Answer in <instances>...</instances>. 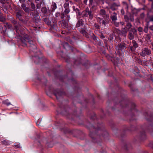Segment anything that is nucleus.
Instances as JSON below:
<instances>
[{
  "label": "nucleus",
  "instance_id": "f257e3e1",
  "mask_svg": "<svg viewBox=\"0 0 153 153\" xmlns=\"http://www.w3.org/2000/svg\"><path fill=\"white\" fill-rule=\"evenodd\" d=\"M88 128L89 131V136L94 143H100L103 139H107L108 136L104 124L102 123H98L97 125L95 124L94 125L90 123Z\"/></svg>",
  "mask_w": 153,
  "mask_h": 153
},
{
  "label": "nucleus",
  "instance_id": "f03ea898",
  "mask_svg": "<svg viewBox=\"0 0 153 153\" xmlns=\"http://www.w3.org/2000/svg\"><path fill=\"white\" fill-rule=\"evenodd\" d=\"M59 106L61 109V114L67 118L73 119L76 117L78 120L80 119V117H82L81 109L76 108L73 111L67 105L61 104Z\"/></svg>",
  "mask_w": 153,
  "mask_h": 153
},
{
  "label": "nucleus",
  "instance_id": "7ed1b4c3",
  "mask_svg": "<svg viewBox=\"0 0 153 153\" xmlns=\"http://www.w3.org/2000/svg\"><path fill=\"white\" fill-rule=\"evenodd\" d=\"M121 99H119L117 97L115 98L114 100V102L115 105L119 104L122 108L127 107L128 102V100L126 96L123 97H121Z\"/></svg>",
  "mask_w": 153,
  "mask_h": 153
},
{
  "label": "nucleus",
  "instance_id": "20e7f679",
  "mask_svg": "<svg viewBox=\"0 0 153 153\" xmlns=\"http://www.w3.org/2000/svg\"><path fill=\"white\" fill-rule=\"evenodd\" d=\"M27 45V46L29 49L30 52H33L34 53H39L41 54V52L37 49L36 44L35 41L30 39L29 41L28 40Z\"/></svg>",
  "mask_w": 153,
  "mask_h": 153
},
{
  "label": "nucleus",
  "instance_id": "39448f33",
  "mask_svg": "<svg viewBox=\"0 0 153 153\" xmlns=\"http://www.w3.org/2000/svg\"><path fill=\"white\" fill-rule=\"evenodd\" d=\"M6 19L4 16L1 13V27L2 31L1 33H2L4 35H5V32L7 29V23L5 22Z\"/></svg>",
  "mask_w": 153,
  "mask_h": 153
},
{
  "label": "nucleus",
  "instance_id": "423d86ee",
  "mask_svg": "<svg viewBox=\"0 0 153 153\" xmlns=\"http://www.w3.org/2000/svg\"><path fill=\"white\" fill-rule=\"evenodd\" d=\"M52 91L53 94L55 96L57 100H59L61 97L66 95L65 92L62 89H54Z\"/></svg>",
  "mask_w": 153,
  "mask_h": 153
},
{
  "label": "nucleus",
  "instance_id": "0eeeda50",
  "mask_svg": "<svg viewBox=\"0 0 153 153\" xmlns=\"http://www.w3.org/2000/svg\"><path fill=\"white\" fill-rule=\"evenodd\" d=\"M54 74L56 78L59 79L61 81L63 82L64 80L67 78V75H62V71H56L54 72Z\"/></svg>",
  "mask_w": 153,
  "mask_h": 153
},
{
  "label": "nucleus",
  "instance_id": "6e6552de",
  "mask_svg": "<svg viewBox=\"0 0 153 153\" xmlns=\"http://www.w3.org/2000/svg\"><path fill=\"white\" fill-rule=\"evenodd\" d=\"M128 36L129 39L130 40H132L134 38V36H137V31L134 27L131 28V29L128 31Z\"/></svg>",
  "mask_w": 153,
  "mask_h": 153
},
{
  "label": "nucleus",
  "instance_id": "1a4fd4ad",
  "mask_svg": "<svg viewBox=\"0 0 153 153\" xmlns=\"http://www.w3.org/2000/svg\"><path fill=\"white\" fill-rule=\"evenodd\" d=\"M134 14V12H133L132 14H131L130 12H127L126 15L124 16V19L125 21L128 22H129V21L130 20L131 22H134V19L133 15Z\"/></svg>",
  "mask_w": 153,
  "mask_h": 153
},
{
  "label": "nucleus",
  "instance_id": "9d476101",
  "mask_svg": "<svg viewBox=\"0 0 153 153\" xmlns=\"http://www.w3.org/2000/svg\"><path fill=\"white\" fill-rule=\"evenodd\" d=\"M36 55L33 57V59L34 61V63L38 64L41 62L42 59V53L41 54L39 53H35Z\"/></svg>",
  "mask_w": 153,
  "mask_h": 153
},
{
  "label": "nucleus",
  "instance_id": "9b49d317",
  "mask_svg": "<svg viewBox=\"0 0 153 153\" xmlns=\"http://www.w3.org/2000/svg\"><path fill=\"white\" fill-rule=\"evenodd\" d=\"M127 45L124 43H121L118 44L116 47L117 49L118 50L117 53H119V54H120V51H122L124 49H126L127 48Z\"/></svg>",
  "mask_w": 153,
  "mask_h": 153
},
{
  "label": "nucleus",
  "instance_id": "f8f14e48",
  "mask_svg": "<svg viewBox=\"0 0 153 153\" xmlns=\"http://www.w3.org/2000/svg\"><path fill=\"white\" fill-rule=\"evenodd\" d=\"M137 137L139 140H143L146 139V134L144 131H140L138 134Z\"/></svg>",
  "mask_w": 153,
  "mask_h": 153
},
{
  "label": "nucleus",
  "instance_id": "ddd939ff",
  "mask_svg": "<svg viewBox=\"0 0 153 153\" xmlns=\"http://www.w3.org/2000/svg\"><path fill=\"white\" fill-rule=\"evenodd\" d=\"M21 41L23 44L22 45L24 46H27V40L28 41L30 40V39L28 38V36L26 35L24 38H22L20 39Z\"/></svg>",
  "mask_w": 153,
  "mask_h": 153
},
{
  "label": "nucleus",
  "instance_id": "4468645a",
  "mask_svg": "<svg viewBox=\"0 0 153 153\" xmlns=\"http://www.w3.org/2000/svg\"><path fill=\"white\" fill-rule=\"evenodd\" d=\"M68 20H66L65 19H63L62 20V22L61 23V27L64 29L67 28L68 31H70V30L68 28V23L67 22Z\"/></svg>",
  "mask_w": 153,
  "mask_h": 153
},
{
  "label": "nucleus",
  "instance_id": "2eb2a0df",
  "mask_svg": "<svg viewBox=\"0 0 153 153\" xmlns=\"http://www.w3.org/2000/svg\"><path fill=\"white\" fill-rule=\"evenodd\" d=\"M144 115L147 121H152L153 120L152 115L151 113L149 114L148 112H146L144 113Z\"/></svg>",
  "mask_w": 153,
  "mask_h": 153
},
{
  "label": "nucleus",
  "instance_id": "dca6fc26",
  "mask_svg": "<svg viewBox=\"0 0 153 153\" xmlns=\"http://www.w3.org/2000/svg\"><path fill=\"white\" fill-rule=\"evenodd\" d=\"M136 129V128L134 126H131L129 128H127L126 129H124L123 130V132L122 133V134H121V136L122 137H124L125 135V131H126L127 130H128L130 131H134Z\"/></svg>",
  "mask_w": 153,
  "mask_h": 153
},
{
  "label": "nucleus",
  "instance_id": "f3484780",
  "mask_svg": "<svg viewBox=\"0 0 153 153\" xmlns=\"http://www.w3.org/2000/svg\"><path fill=\"white\" fill-rule=\"evenodd\" d=\"M61 131H63L64 134H73V130H70L68 128H64L61 129Z\"/></svg>",
  "mask_w": 153,
  "mask_h": 153
},
{
  "label": "nucleus",
  "instance_id": "a211bd4d",
  "mask_svg": "<svg viewBox=\"0 0 153 153\" xmlns=\"http://www.w3.org/2000/svg\"><path fill=\"white\" fill-rule=\"evenodd\" d=\"M21 6L22 8L26 13H29L30 11H31L30 7H26V4L24 3L22 4Z\"/></svg>",
  "mask_w": 153,
  "mask_h": 153
},
{
  "label": "nucleus",
  "instance_id": "6ab92c4d",
  "mask_svg": "<svg viewBox=\"0 0 153 153\" xmlns=\"http://www.w3.org/2000/svg\"><path fill=\"white\" fill-rule=\"evenodd\" d=\"M120 6V4H117L116 3H113L111 4L110 6V8L112 10L114 11L117 10V8H116V7H118Z\"/></svg>",
  "mask_w": 153,
  "mask_h": 153
},
{
  "label": "nucleus",
  "instance_id": "aec40b11",
  "mask_svg": "<svg viewBox=\"0 0 153 153\" xmlns=\"http://www.w3.org/2000/svg\"><path fill=\"white\" fill-rule=\"evenodd\" d=\"M105 56L108 61H111L113 63H114V60L113 57L114 55L113 54H107Z\"/></svg>",
  "mask_w": 153,
  "mask_h": 153
},
{
  "label": "nucleus",
  "instance_id": "412c9836",
  "mask_svg": "<svg viewBox=\"0 0 153 153\" xmlns=\"http://www.w3.org/2000/svg\"><path fill=\"white\" fill-rule=\"evenodd\" d=\"M82 59L80 57H78L77 58L75 59L74 61V64L78 65L82 63Z\"/></svg>",
  "mask_w": 153,
  "mask_h": 153
},
{
  "label": "nucleus",
  "instance_id": "4be33fe9",
  "mask_svg": "<svg viewBox=\"0 0 153 153\" xmlns=\"http://www.w3.org/2000/svg\"><path fill=\"white\" fill-rule=\"evenodd\" d=\"M82 65L86 68L88 69L91 65V64L89 60H86L85 62L82 64Z\"/></svg>",
  "mask_w": 153,
  "mask_h": 153
},
{
  "label": "nucleus",
  "instance_id": "5701e85b",
  "mask_svg": "<svg viewBox=\"0 0 153 153\" xmlns=\"http://www.w3.org/2000/svg\"><path fill=\"white\" fill-rule=\"evenodd\" d=\"M77 133L78 135L79 136H82L84 137L85 136V134L83 133L82 131L78 130H73V134Z\"/></svg>",
  "mask_w": 153,
  "mask_h": 153
},
{
  "label": "nucleus",
  "instance_id": "b1692460",
  "mask_svg": "<svg viewBox=\"0 0 153 153\" xmlns=\"http://www.w3.org/2000/svg\"><path fill=\"white\" fill-rule=\"evenodd\" d=\"M11 22H12V23L13 24L15 28L17 30L18 28V25H19V22H17L14 19H12L11 20Z\"/></svg>",
  "mask_w": 153,
  "mask_h": 153
},
{
  "label": "nucleus",
  "instance_id": "393cba45",
  "mask_svg": "<svg viewBox=\"0 0 153 153\" xmlns=\"http://www.w3.org/2000/svg\"><path fill=\"white\" fill-rule=\"evenodd\" d=\"M127 23L126 24V26L124 27L126 28V29H127V30L129 31V30L131 29L132 28L133 26L129 22H127Z\"/></svg>",
  "mask_w": 153,
  "mask_h": 153
},
{
  "label": "nucleus",
  "instance_id": "a878e982",
  "mask_svg": "<svg viewBox=\"0 0 153 153\" xmlns=\"http://www.w3.org/2000/svg\"><path fill=\"white\" fill-rule=\"evenodd\" d=\"M148 131L151 133L152 135L153 134V123L150 124L147 128Z\"/></svg>",
  "mask_w": 153,
  "mask_h": 153
},
{
  "label": "nucleus",
  "instance_id": "bb28decb",
  "mask_svg": "<svg viewBox=\"0 0 153 153\" xmlns=\"http://www.w3.org/2000/svg\"><path fill=\"white\" fill-rule=\"evenodd\" d=\"M84 24V21L82 19H79L78 20L76 25V27H78L80 26H82Z\"/></svg>",
  "mask_w": 153,
  "mask_h": 153
},
{
  "label": "nucleus",
  "instance_id": "cd10ccee",
  "mask_svg": "<svg viewBox=\"0 0 153 153\" xmlns=\"http://www.w3.org/2000/svg\"><path fill=\"white\" fill-rule=\"evenodd\" d=\"M128 31L127 30V29H126V28H122V29L121 31V33L122 35L124 37H126V33Z\"/></svg>",
  "mask_w": 153,
  "mask_h": 153
},
{
  "label": "nucleus",
  "instance_id": "c85d7f7f",
  "mask_svg": "<svg viewBox=\"0 0 153 153\" xmlns=\"http://www.w3.org/2000/svg\"><path fill=\"white\" fill-rule=\"evenodd\" d=\"M80 33H82V34L83 36H84L86 38H89V36L88 35V33L84 29H82V30L80 31Z\"/></svg>",
  "mask_w": 153,
  "mask_h": 153
},
{
  "label": "nucleus",
  "instance_id": "c756f323",
  "mask_svg": "<svg viewBox=\"0 0 153 153\" xmlns=\"http://www.w3.org/2000/svg\"><path fill=\"white\" fill-rule=\"evenodd\" d=\"M62 45L64 48L66 50L69 49L70 47L68 43L66 42H63Z\"/></svg>",
  "mask_w": 153,
  "mask_h": 153
},
{
  "label": "nucleus",
  "instance_id": "7c9ffc66",
  "mask_svg": "<svg viewBox=\"0 0 153 153\" xmlns=\"http://www.w3.org/2000/svg\"><path fill=\"white\" fill-rule=\"evenodd\" d=\"M117 14L116 13L114 12L113 13V16H111V19L113 22L116 21L117 20Z\"/></svg>",
  "mask_w": 153,
  "mask_h": 153
},
{
  "label": "nucleus",
  "instance_id": "2f4dec72",
  "mask_svg": "<svg viewBox=\"0 0 153 153\" xmlns=\"http://www.w3.org/2000/svg\"><path fill=\"white\" fill-rule=\"evenodd\" d=\"M136 104L133 102L131 103V110H134L135 111H137L136 108Z\"/></svg>",
  "mask_w": 153,
  "mask_h": 153
},
{
  "label": "nucleus",
  "instance_id": "473e14b6",
  "mask_svg": "<svg viewBox=\"0 0 153 153\" xmlns=\"http://www.w3.org/2000/svg\"><path fill=\"white\" fill-rule=\"evenodd\" d=\"M131 147V145L129 143H128L125 145L124 146V149L126 151L128 150Z\"/></svg>",
  "mask_w": 153,
  "mask_h": 153
},
{
  "label": "nucleus",
  "instance_id": "72a5a7b5",
  "mask_svg": "<svg viewBox=\"0 0 153 153\" xmlns=\"http://www.w3.org/2000/svg\"><path fill=\"white\" fill-rule=\"evenodd\" d=\"M63 59L65 62L67 63H69L70 62V58L68 56H66L63 57Z\"/></svg>",
  "mask_w": 153,
  "mask_h": 153
},
{
  "label": "nucleus",
  "instance_id": "f704fd0d",
  "mask_svg": "<svg viewBox=\"0 0 153 153\" xmlns=\"http://www.w3.org/2000/svg\"><path fill=\"white\" fill-rule=\"evenodd\" d=\"M132 83H130L128 85V86L130 88L131 90L133 92H134L137 91V89L134 88L132 86Z\"/></svg>",
  "mask_w": 153,
  "mask_h": 153
},
{
  "label": "nucleus",
  "instance_id": "c9c22d12",
  "mask_svg": "<svg viewBox=\"0 0 153 153\" xmlns=\"http://www.w3.org/2000/svg\"><path fill=\"white\" fill-rule=\"evenodd\" d=\"M34 18L36 23H38L40 22V18L39 16L37 15L35 16L34 17Z\"/></svg>",
  "mask_w": 153,
  "mask_h": 153
},
{
  "label": "nucleus",
  "instance_id": "e433bc0d",
  "mask_svg": "<svg viewBox=\"0 0 153 153\" xmlns=\"http://www.w3.org/2000/svg\"><path fill=\"white\" fill-rule=\"evenodd\" d=\"M143 49L147 55H150L151 53V50L147 48H145Z\"/></svg>",
  "mask_w": 153,
  "mask_h": 153
},
{
  "label": "nucleus",
  "instance_id": "4c0bfd02",
  "mask_svg": "<svg viewBox=\"0 0 153 153\" xmlns=\"http://www.w3.org/2000/svg\"><path fill=\"white\" fill-rule=\"evenodd\" d=\"M1 3L2 4V7H1L2 8V9L4 8L6 10H7V6H6V5H4L5 3L2 0H1ZM2 10L3 11H5L4 9H3Z\"/></svg>",
  "mask_w": 153,
  "mask_h": 153
},
{
  "label": "nucleus",
  "instance_id": "58836bf2",
  "mask_svg": "<svg viewBox=\"0 0 153 153\" xmlns=\"http://www.w3.org/2000/svg\"><path fill=\"white\" fill-rule=\"evenodd\" d=\"M146 22L147 24H146V26L145 27L143 30L146 33H147L149 25V22H147V21H146Z\"/></svg>",
  "mask_w": 153,
  "mask_h": 153
},
{
  "label": "nucleus",
  "instance_id": "ea45409f",
  "mask_svg": "<svg viewBox=\"0 0 153 153\" xmlns=\"http://www.w3.org/2000/svg\"><path fill=\"white\" fill-rule=\"evenodd\" d=\"M43 20L48 25H51V22H50L49 20L47 18H44Z\"/></svg>",
  "mask_w": 153,
  "mask_h": 153
},
{
  "label": "nucleus",
  "instance_id": "a19ab883",
  "mask_svg": "<svg viewBox=\"0 0 153 153\" xmlns=\"http://www.w3.org/2000/svg\"><path fill=\"white\" fill-rule=\"evenodd\" d=\"M132 43L133 44V46L135 48H137L138 46V45L135 40H133L132 41Z\"/></svg>",
  "mask_w": 153,
  "mask_h": 153
},
{
  "label": "nucleus",
  "instance_id": "79ce46f5",
  "mask_svg": "<svg viewBox=\"0 0 153 153\" xmlns=\"http://www.w3.org/2000/svg\"><path fill=\"white\" fill-rule=\"evenodd\" d=\"M30 5L31 7V11H34L35 10V6L34 4L33 3V2H31L30 3Z\"/></svg>",
  "mask_w": 153,
  "mask_h": 153
},
{
  "label": "nucleus",
  "instance_id": "37998d69",
  "mask_svg": "<svg viewBox=\"0 0 153 153\" xmlns=\"http://www.w3.org/2000/svg\"><path fill=\"white\" fill-rule=\"evenodd\" d=\"M53 4L51 5V11L52 12L54 11L55 9L57 8L56 4L54 2H53Z\"/></svg>",
  "mask_w": 153,
  "mask_h": 153
},
{
  "label": "nucleus",
  "instance_id": "c03bdc74",
  "mask_svg": "<svg viewBox=\"0 0 153 153\" xmlns=\"http://www.w3.org/2000/svg\"><path fill=\"white\" fill-rule=\"evenodd\" d=\"M114 33H117L118 35H120L121 33V31L119 29L115 28V29L113 31Z\"/></svg>",
  "mask_w": 153,
  "mask_h": 153
},
{
  "label": "nucleus",
  "instance_id": "a18cd8bd",
  "mask_svg": "<svg viewBox=\"0 0 153 153\" xmlns=\"http://www.w3.org/2000/svg\"><path fill=\"white\" fill-rule=\"evenodd\" d=\"M135 48L133 46H130L128 47V50L129 51H131V52H133L135 51Z\"/></svg>",
  "mask_w": 153,
  "mask_h": 153
},
{
  "label": "nucleus",
  "instance_id": "49530a36",
  "mask_svg": "<svg viewBox=\"0 0 153 153\" xmlns=\"http://www.w3.org/2000/svg\"><path fill=\"white\" fill-rule=\"evenodd\" d=\"M73 9L75 11H76V13H78V15L79 16H80L81 15V13L79 11V10L78 8H75V7L74 6H73Z\"/></svg>",
  "mask_w": 153,
  "mask_h": 153
},
{
  "label": "nucleus",
  "instance_id": "de8ad7c7",
  "mask_svg": "<svg viewBox=\"0 0 153 153\" xmlns=\"http://www.w3.org/2000/svg\"><path fill=\"white\" fill-rule=\"evenodd\" d=\"M41 11L44 14H46L47 12V10L45 7H43L42 8Z\"/></svg>",
  "mask_w": 153,
  "mask_h": 153
},
{
  "label": "nucleus",
  "instance_id": "09e8293b",
  "mask_svg": "<svg viewBox=\"0 0 153 153\" xmlns=\"http://www.w3.org/2000/svg\"><path fill=\"white\" fill-rule=\"evenodd\" d=\"M42 60L41 62H42L43 63H47L48 62V60L45 58L42 57Z\"/></svg>",
  "mask_w": 153,
  "mask_h": 153
},
{
  "label": "nucleus",
  "instance_id": "8fccbe9b",
  "mask_svg": "<svg viewBox=\"0 0 153 153\" xmlns=\"http://www.w3.org/2000/svg\"><path fill=\"white\" fill-rule=\"evenodd\" d=\"M57 53L59 55H60L62 58H63L65 56H64L63 52L62 51H57Z\"/></svg>",
  "mask_w": 153,
  "mask_h": 153
},
{
  "label": "nucleus",
  "instance_id": "3c124183",
  "mask_svg": "<svg viewBox=\"0 0 153 153\" xmlns=\"http://www.w3.org/2000/svg\"><path fill=\"white\" fill-rule=\"evenodd\" d=\"M100 14L102 15H106L105 11L104 9H101L100 10Z\"/></svg>",
  "mask_w": 153,
  "mask_h": 153
},
{
  "label": "nucleus",
  "instance_id": "603ef678",
  "mask_svg": "<svg viewBox=\"0 0 153 153\" xmlns=\"http://www.w3.org/2000/svg\"><path fill=\"white\" fill-rule=\"evenodd\" d=\"M51 27L52 28L54 29H56V27H57V24H53L52 25L51 24Z\"/></svg>",
  "mask_w": 153,
  "mask_h": 153
},
{
  "label": "nucleus",
  "instance_id": "864d4df0",
  "mask_svg": "<svg viewBox=\"0 0 153 153\" xmlns=\"http://www.w3.org/2000/svg\"><path fill=\"white\" fill-rule=\"evenodd\" d=\"M113 36L112 34H111L109 36V41L110 43H111L113 41Z\"/></svg>",
  "mask_w": 153,
  "mask_h": 153
},
{
  "label": "nucleus",
  "instance_id": "5fc2aeb1",
  "mask_svg": "<svg viewBox=\"0 0 153 153\" xmlns=\"http://www.w3.org/2000/svg\"><path fill=\"white\" fill-rule=\"evenodd\" d=\"M137 62L140 64L142 65L143 62L141 59L139 58H137L136 59Z\"/></svg>",
  "mask_w": 153,
  "mask_h": 153
},
{
  "label": "nucleus",
  "instance_id": "6e6d98bb",
  "mask_svg": "<svg viewBox=\"0 0 153 153\" xmlns=\"http://www.w3.org/2000/svg\"><path fill=\"white\" fill-rule=\"evenodd\" d=\"M140 55L141 56L144 57L146 56L147 54L146 53H145V52L144 51L143 49L142 52L140 53Z\"/></svg>",
  "mask_w": 153,
  "mask_h": 153
},
{
  "label": "nucleus",
  "instance_id": "4d7b16f0",
  "mask_svg": "<svg viewBox=\"0 0 153 153\" xmlns=\"http://www.w3.org/2000/svg\"><path fill=\"white\" fill-rule=\"evenodd\" d=\"M113 72L111 70H109L108 71V75L109 76H113Z\"/></svg>",
  "mask_w": 153,
  "mask_h": 153
},
{
  "label": "nucleus",
  "instance_id": "13d9d810",
  "mask_svg": "<svg viewBox=\"0 0 153 153\" xmlns=\"http://www.w3.org/2000/svg\"><path fill=\"white\" fill-rule=\"evenodd\" d=\"M148 18L149 19V21H148L149 22L150 21H153V15L149 16Z\"/></svg>",
  "mask_w": 153,
  "mask_h": 153
},
{
  "label": "nucleus",
  "instance_id": "bf43d9fd",
  "mask_svg": "<svg viewBox=\"0 0 153 153\" xmlns=\"http://www.w3.org/2000/svg\"><path fill=\"white\" fill-rule=\"evenodd\" d=\"M2 144L7 145L8 144V141L4 140L1 142Z\"/></svg>",
  "mask_w": 153,
  "mask_h": 153
},
{
  "label": "nucleus",
  "instance_id": "052dcab7",
  "mask_svg": "<svg viewBox=\"0 0 153 153\" xmlns=\"http://www.w3.org/2000/svg\"><path fill=\"white\" fill-rule=\"evenodd\" d=\"M151 38V35L150 34H147L146 37V38L148 40H149Z\"/></svg>",
  "mask_w": 153,
  "mask_h": 153
},
{
  "label": "nucleus",
  "instance_id": "680f3d73",
  "mask_svg": "<svg viewBox=\"0 0 153 153\" xmlns=\"http://www.w3.org/2000/svg\"><path fill=\"white\" fill-rule=\"evenodd\" d=\"M145 16V14L144 13H142L140 14V18L141 19H143L144 18Z\"/></svg>",
  "mask_w": 153,
  "mask_h": 153
},
{
  "label": "nucleus",
  "instance_id": "e2e57ef3",
  "mask_svg": "<svg viewBox=\"0 0 153 153\" xmlns=\"http://www.w3.org/2000/svg\"><path fill=\"white\" fill-rule=\"evenodd\" d=\"M113 22L114 25L116 27H118L119 26V22H117L115 21H114Z\"/></svg>",
  "mask_w": 153,
  "mask_h": 153
},
{
  "label": "nucleus",
  "instance_id": "0e129e2a",
  "mask_svg": "<svg viewBox=\"0 0 153 153\" xmlns=\"http://www.w3.org/2000/svg\"><path fill=\"white\" fill-rule=\"evenodd\" d=\"M72 52H73L75 50L76 48L73 47H70V46L69 48Z\"/></svg>",
  "mask_w": 153,
  "mask_h": 153
},
{
  "label": "nucleus",
  "instance_id": "69168bd1",
  "mask_svg": "<svg viewBox=\"0 0 153 153\" xmlns=\"http://www.w3.org/2000/svg\"><path fill=\"white\" fill-rule=\"evenodd\" d=\"M16 15L17 17L22 16L21 13L19 12H16Z\"/></svg>",
  "mask_w": 153,
  "mask_h": 153
},
{
  "label": "nucleus",
  "instance_id": "338daca9",
  "mask_svg": "<svg viewBox=\"0 0 153 153\" xmlns=\"http://www.w3.org/2000/svg\"><path fill=\"white\" fill-rule=\"evenodd\" d=\"M64 7L65 8L68 7H69V3H65L64 5Z\"/></svg>",
  "mask_w": 153,
  "mask_h": 153
},
{
  "label": "nucleus",
  "instance_id": "774afa93",
  "mask_svg": "<svg viewBox=\"0 0 153 153\" xmlns=\"http://www.w3.org/2000/svg\"><path fill=\"white\" fill-rule=\"evenodd\" d=\"M68 41L69 42V43L73 45H74V42L72 39H69V40H68Z\"/></svg>",
  "mask_w": 153,
  "mask_h": 153
}]
</instances>
